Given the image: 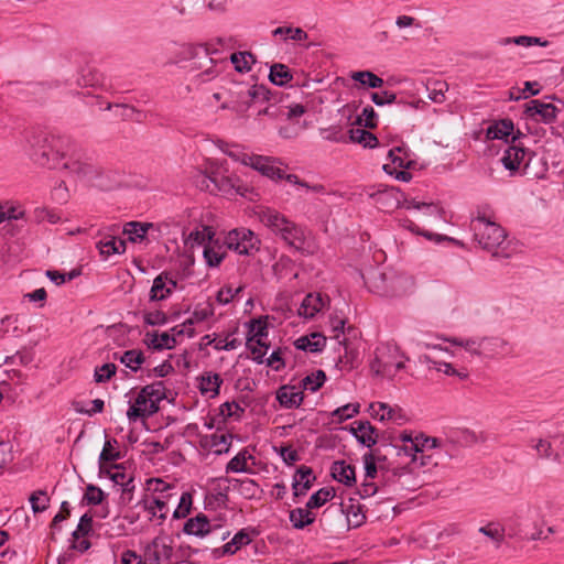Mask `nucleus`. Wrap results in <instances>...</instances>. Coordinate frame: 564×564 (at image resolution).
<instances>
[{
	"mask_svg": "<svg viewBox=\"0 0 564 564\" xmlns=\"http://www.w3.org/2000/svg\"><path fill=\"white\" fill-rule=\"evenodd\" d=\"M296 349L310 352H321L326 346V337L321 333H311L299 337L294 341Z\"/></svg>",
	"mask_w": 564,
	"mask_h": 564,
	"instance_id": "nucleus-29",
	"label": "nucleus"
},
{
	"mask_svg": "<svg viewBox=\"0 0 564 564\" xmlns=\"http://www.w3.org/2000/svg\"><path fill=\"white\" fill-rule=\"evenodd\" d=\"M446 341L453 346L462 347L471 357L485 359V336L449 337Z\"/></svg>",
	"mask_w": 564,
	"mask_h": 564,
	"instance_id": "nucleus-20",
	"label": "nucleus"
},
{
	"mask_svg": "<svg viewBox=\"0 0 564 564\" xmlns=\"http://www.w3.org/2000/svg\"><path fill=\"white\" fill-rule=\"evenodd\" d=\"M50 498L43 490L34 491L30 497V503L34 513L43 512L48 508Z\"/></svg>",
	"mask_w": 564,
	"mask_h": 564,
	"instance_id": "nucleus-63",
	"label": "nucleus"
},
{
	"mask_svg": "<svg viewBox=\"0 0 564 564\" xmlns=\"http://www.w3.org/2000/svg\"><path fill=\"white\" fill-rule=\"evenodd\" d=\"M390 165L395 169H411L414 165L412 153L405 144L394 147L388 152Z\"/></svg>",
	"mask_w": 564,
	"mask_h": 564,
	"instance_id": "nucleus-27",
	"label": "nucleus"
},
{
	"mask_svg": "<svg viewBox=\"0 0 564 564\" xmlns=\"http://www.w3.org/2000/svg\"><path fill=\"white\" fill-rule=\"evenodd\" d=\"M224 246L238 254L249 256L259 250V238L247 228L230 230L224 239Z\"/></svg>",
	"mask_w": 564,
	"mask_h": 564,
	"instance_id": "nucleus-8",
	"label": "nucleus"
},
{
	"mask_svg": "<svg viewBox=\"0 0 564 564\" xmlns=\"http://www.w3.org/2000/svg\"><path fill=\"white\" fill-rule=\"evenodd\" d=\"M104 473L111 479L115 486L120 488L134 484V477L131 473H127L122 465L115 464L109 468H104Z\"/></svg>",
	"mask_w": 564,
	"mask_h": 564,
	"instance_id": "nucleus-36",
	"label": "nucleus"
},
{
	"mask_svg": "<svg viewBox=\"0 0 564 564\" xmlns=\"http://www.w3.org/2000/svg\"><path fill=\"white\" fill-rule=\"evenodd\" d=\"M193 497L188 491H184L181 497L176 509L173 511L174 519H184L191 511Z\"/></svg>",
	"mask_w": 564,
	"mask_h": 564,
	"instance_id": "nucleus-59",
	"label": "nucleus"
},
{
	"mask_svg": "<svg viewBox=\"0 0 564 564\" xmlns=\"http://www.w3.org/2000/svg\"><path fill=\"white\" fill-rule=\"evenodd\" d=\"M401 226L403 228L408 229L409 231L413 232V234L424 236L425 238H427L430 240L434 239L436 242H440V241H443V240L455 241L453 238H449L447 236L435 235V234H432L430 231L421 230L419 228V226L414 221L409 219V218L402 219L401 220Z\"/></svg>",
	"mask_w": 564,
	"mask_h": 564,
	"instance_id": "nucleus-53",
	"label": "nucleus"
},
{
	"mask_svg": "<svg viewBox=\"0 0 564 564\" xmlns=\"http://www.w3.org/2000/svg\"><path fill=\"white\" fill-rule=\"evenodd\" d=\"M229 104H224L221 108L242 115L253 105L269 101L271 93L263 85L237 83L229 89Z\"/></svg>",
	"mask_w": 564,
	"mask_h": 564,
	"instance_id": "nucleus-3",
	"label": "nucleus"
},
{
	"mask_svg": "<svg viewBox=\"0 0 564 564\" xmlns=\"http://www.w3.org/2000/svg\"><path fill=\"white\" fill-rule=\"evenodd\" d=\"M176 281L166 273L159 274L154 280L150 290L149 300L151 302L166 300L175 290Z\"/></svg>",
	"mask_w": 564,
	"mask_h": 564,
	"instance_id": "nucleus-22",
	"label": "nucleus"
},
{
	"mask_svg": "<svg viewBox=\"0 0 564 564\" xmlns=\"http://www.w3.org/2000/svg\"><path fill=\"white\" fill-rule=\"evenodd\" d=\"M150 564H159L161 561H169L173 555V547L163 538H155L148 547Z\"/></svg>",
	"mask_w": 564,
	"mask_h": 564,
	"instance_id": "nucleus-30",
	"label": "nucleus"
},
{
	"mask_svg": "<svg viewBox=\"0 0 564 564\" xmlns=\"http://www.w3.org/2000/svg\"><path fill=\"white\" fill-rule=\"evenodd\" d=\"M357 122L366 128L373 129L378 126V113L371 106L364 107Z\"/></svg>",
	"mask_w": 564,
	"mask_h": 564,
	"instance_id": "nucleus-64",
	"label": "nucleus"
},
{
	"mask_svg": "<svg viewBox=\"0 0 564 564\" xmlns=\"http://www.w3.org/2000/svg\"><path fill=\"white\" fill-rule=\"evenodd\" d=\"M143 393L151 400H153L158 405L162 400L165 399V386L162 381H156L151 384H148L141 389Z\"/></svg>",
	"mask_w": 564,
	"mask_h": 564,
	"instance_id": "nucleus-56",
	"label": "nucleus"
},
{
	"mask_svg": "<svg viewBox=\"0 0 564 564\" xmlns=\"http://www.w3.org/2000/svg\"><path fill=\"white\" fill-rule=\"evenodd\" d=\"M230 62L237 72L247 73L251 70L252 65L256 63V57L247 51L236 52L230 55Z\"/></svg>",
	"mask_w": 564,
	"mask_h": 564,
	"instance_id": "nucleus-42",
	"label": "nucleus"
},
{
	"mask_svg": "<svg viewBox=\"0 0 564 564\" xmlns=\"http://www.w3.org/2000/svg\"><path fill=\"white\" fill-rule=\"evenodd\" d=\"M371 415L380 421L395 420V410L387 403H372L370 405Z\"/></svg>",
	"mask_w": 564,
	"mask_h": 564,
	"instance_id": "nucleus-57",
	"label": "nucleus"
},
{
	"mask_svg": "<svg viewBox=\"0 0 564 564\" xmlns=\"http://www.w3.org/2000/svg\"><path fill=\"white\" fill-rule=\"evenodd\" d=\"M259 221L278 236L282 228L288 225V217L273 208H261L258 213Z\"/></svg>",
	"mask_w": 564,
	"mask_h": 564,
	"instance_id": "nucleus-23",
	"label": "nucleus"
},
{
	"mask_svg": "<svg viewBox=\"0 0 564 564\" xmlns=\"http://www.w3.org/2000/svg\"><path fill=\"white\" fill-rule=\"evenodd\" d=\"M117 445V440H106L102 451L99 455L100 473H104V463L115 462L121 458L120 452L116 448Z\"/></svg>",
	"mask_w": 564,
	"mask_h": 564,
	"instance_id": "nucleus-46",
	"label": "nucleus"
},
{
	"mask_svg": "<svg viewBox=\"0 0 564 564\" xmlns=\"http://www.w3.org/2000/svg\"><path fill=\"white\" fill-rule=\"evenodd\" d=\"M214 231L210 227L203 226L200 229H195L189 232L186 245H188L192 249L195 247L205 248L206 243L213 241Z\"/></svg>",
	"mask_w": 564,
	"mask_h": 564,
	"instance_id": "nucleus-41",
	"label": "nucleus"
},
{
	"mask_svg": "<svg viewBox=\"0 0 564 564\" xmlns=\"http://www.w3.org/2000/svg\"><path fill=\"white\" fill-rule=\"evenodd\" d=\"M254 462V457L249 453L248 449H241L236 456H234L226 466V473H253L252 467L248 465V462ZM254 465V463H252Z\"/></svg>",
	"mask_w": 564,
	"mask_h": 564,
	"instance_id": "nucleus-34",
	"label": "nucleus"
},
{
	"mask_svg": "<svg viewBox=\"0 0 564 564\" xmlns=\"http://www.w3.org/2000/svg\"><path fill=\"white\" fill-rule=\"evenodd\" d=\"M203 257L208 267H218L226 257L225 246L218 240L209 241L205 245Z\"/></svg>",
	"mask_w": 564,
	"mask_h": 564,
	"instance_id": "nucleus-35",
	"label": "nucleus"
},
{
	"mask_svg": "<svg viewBox=\"0 0 564 564\" xmlns=\"http://www.w3.org/2000/svg\"><path fill=\"white\" fill-rule=\"evenodd\" d=\"M369 198L372 204L380 210L390 213L399 208L403 202V206L408 209H422L425 208L429 213L437 212V206L432 203H421L414 198H404L403 194L395 187L379 185L377 189L368 192Z\"/></svg>",
	"mask_w": 564,
	"mask_h": 564,
	"instance_id": "nucleus-4",
	"label": "nucleus"
},
{
	"mask_svg": "<svg viewBox=\"0 0 564 564\" xmlns=\"http://www.w3.org/2000/svg\"><path fill=\"white\" fill-rule=\"evenodd\" d=\"M471 229L475 240L482 249L491 251L494 256L509 257V253L505 252V248L502 247L507 238V232L496 221L480 224Z\"/></svg>",
	"mask_w": 564,
	"mask_h": 564,
	"instance_id": "nucleus-6",
	"label": "nucleus"
},
{
	"mask_svg": "<svg viewBox=\"0 0 564 564\" xmlns=\"http://www.w3.org/2000/svg\"><path fill=\"white\" fill-rule=\"evenodd\" d=\"M221 151L234 159L237 162L242 163L243 165L249 166L253 154H249L245 151H242L238 145H228L221 148Z\"/></svg>",
	"mask_w": 564,
	"mask_h": 564,
	"instance_id": "nucleus-58",
	"label": "nucleus"
},
{
	"mask_svg": "<svg viewBox=\"0 0 564 564\" xmlns=\"http://www.w3.org/2000/svg\"><path fill=\"white\" fill-rule=\"evenodd\" d=\"M406 357L399 347L390 344H381L375 350L370 369L376 376L392 379L404 368Z\"/></svg>",
	"mask_w": 564,
	"mask_h": 564,
	"instance_id": "nucleus-5",
	"label": "nucleus"
},
{
	"mask_svg": "<svg viewBox=\"0 0 564 564\" xmlns=\"http://www.w3.org/2000/svg\"><path fill=\"white\" fill-rule=\"evenodd\" d=\"M524 113L543 123H552L556 119L557 108L553 104H545L539 99H532L524 105Z\"/></svg>",
	"mask_w": 564,
	"mask_h": 564,
	"instance_id": "nucleus-14",
	"label": "nucleus"
},
{
	"mask_svg": "<svg viewBox=\"0 0 564 564\" xmlns=\"http://www.w3.org/2000/svg\"><path fill=\"white\" fill-rule=\"evenodd\" d=\"M330 473L336 481L345 486H352L356 482L355 467L347 464L345 460L334 462L330 467Z\"/></svg>",
	"mask_w": 564,
	"mask_h": 564,
	"instance_id": "nucleus-28",
	"label": "nucleus"
},
{
	"mask_svg": "<svg viewBox=\"0 0 564 564\" xmlns=\"http://www.w3.org/2000/svg\"><path fill=\"white\" fill-rule=\"evenodd\" d=\"M274 37H280L283 41L292 40L294 42L306 41L308 35L301 28H294L291 25L278 26L272 31Z\"/></svg>",
	"mask_w": 564,
	"mask_h": 564,
	"instance_id": "nucleus-39",
	"label": "nucleus"
},
{
	"mask_svg": "<svg viewBox=\"0 0 564 564\" xmlns=\"http://www.w3.org/2000/svg\"><path fill=\"white\" fill-rule=\"evenodd\" d=\"M327 300L319 293L307 294L300 305L299 315L305 318L314 317L325 307Z\"/></svg>",
	"mask_w": 564,
	"mask_h": 564,
	"instance_id": "nucleus-26",
	"label": "nucleus"
},
{
	"mask_svg": "<svg viewBox=\"0 0 564 564\" xmlns=\"http://www.w3.org/2000/svg\"><path fill=\"white\" fill-rule=\"evenodd\" d=\"M276 400L282 408H299L303 402V393L293 386H282L276 391Z\"/></svg>",
	"mask_w": 564,
	"mask_h": 564,
	"instance_id": "nucleus-31",
	"label": "nucleus"
},
{
	"mask_svg": "<svg viewBox=\"0 0 564 564\" xmlns=\"http://www.w3.org/2000/svg\"><path fill=\"white\" fill-rule=\"evenodd\" d=\"M528 155V150L522 143H511L505 150L500 162L506 170L510 172V175L516 174L521 165L524 163Z\"/></svg>",
	"mask_w": 564,
	"mask_h": 564,
	"instance_id": "nucleus-15",
	"label": "nucleus"
},
{
	"mask_svg": "<svg viewBox=\"0 0 564 564\" xmlns=\"http://www.w3.org/2000/svg\"><path fill=\"white\" fill-rule=\"evenodd\" d=\"M290 522L294 529L302 530L315 521V516L305 508H295L290 511Z\"/></svg>",
	"mask_w": 564,
	"mask_h": 564,
	"instance_id": "nucleus-40",
	"label": "nucleus"
},
{
	"mask_svg": "<svg viewBox=\"0 0 564 564\" xmlns=\"http://www.w3.org/2000/svg\"><path fill=\"white\" fill-rule=\"evenodd\" d=\"M496 216L495 212L488 204L479 205L475 212V216L471 219V228L477 227L478 225L494 223Z\"/></svg>",
	"mask_w": 564,
	"mask_h": 564,
	"instance_id": "nucleus-52",
	"label": "nucleus"
},
{
	"mask_svg": "<svg viewBox=\"0 0 564 564\" xmlns=\"http://www.w3.org/2000/svg\"><path fill=\"white\" fill-rule=\"evenodd\" d=\"M56 142L46 134L32 133L26 138L25 152L40 166L65 169L85 181H93L99 175V169L93 162L74 156L66 159L56 150Z\"/></svg>",
	"mask_w": 564,
	"mask_h": 564,
	"instance_id": "nucleus-1",
	"label": "nucleus"
},
{
	"mask_svg": "<svg viewBox=\"0 0 564 564\" xmlns=\"http://www.w3.org/2000/svg\"><path fill=\"white\" fill-rule=\"evenodd\" d=\"M247 348L250 350L252 359L257 364H262L269 349V345L260 339L247 338Z\"/></svg>",
	"mask_w": 564,
	"mask_h": 564,
	"instance_id": "nucleus-55",
	"label": "nucleus"
},
{
	"mask_svg": "<svg viewBox=\"0 0 564 564\" xmlns=\"http://www.w3.org/2000/svg\"><path fill=\"white\" fill-rule=\"evenodd\" d=\"M359 408V403H347L343 406L335 409L330 413L332 422L337 424L343 423L344 421L358 414Z\"/></svg>",
	"mask_w": 564,
	"mask_h": 564,
	"instance_id": "nucleus-48",
	"label": "nucleus"
},
{
	"mask_svg": "<svg viewBox=\"0 0 564 564\" xmlns=\"http://www.w3.org/2000/svg\"><path fill=\"white\" fill-rule=\"evenodd\" d=\"M159 405L151 399H149L141 390L134 402L130 404L127 416L129 421L135 422L140 417L151 416L156 413Z\"/></svg>",
	"mask_w": 564,
	"mask_h": 564,
	"instance_id": "nucleus-17",
	"label": "nucleus"
},
{
	"mask_svg": "<svg viewBox=\"0 0 564 564\" xmlns=\"http://www.w3.org/2000/svg\"><path fill=\"white\" fill-rule=\"evenodd\" d=\"M151 496H145L138 505L149 514V520L156 525L163 524L169 513V501L177 495L176 486L160 478L147 481Z\"/></svg>",
	"mask_w": 564,
	"mask_h": 564,
	"instance_id": "nucleus-2",
	"label": "nucleus"
},
{
	"mask_svg": "<svg viewBox=\"0 0 564 564\" xmlns=\"http://www.w3.org/2000/svg\"><path fill=\"white\" fill-rule=\"evenodd\" d=\"M187 53L194 61L193 67L203 69L197 75L200 82H208L215 78L221 72L224 61L218 62L213 57V54L216 53V51H213L209 45H189L187 47Z\"/></svg>",
	"mask_w": 564,
	"mask_h": 564,
	"instance_id": "nucleus-7",
	"label": "nucleus"
},
{
	"mask_svg": "<svg viewBox=\"0 0 564 564\" xmlns=\"http://www.w3.org/2000/svg\"><path fill=\"white\" fill-rule=\"evenodd\" d=\"M219 528L220 525H213L206 514L198 513L186 520L183 531L188 535L204 538Z\"/></svg>",
	"mask_w": 564,
	"mask_h": 564,
	"instance_id": "nucleus-19",
	"label": "nucleus"
},
{
	"mask_svg": "<svg viewBox=\"0 0 564 564\" xmlns=\"http://www.w3.org/2000/svg\"><path fill=\"white\" fill-rule=\"evenodd\" d=\"M348 430L362 446L371 448L378 442V431L369 421H355Z\"/></svg>",
	"mask_w": 564,
	"mask_h": 564,
	"instance_id": "nucleus-16",
	"label": "nucleus"
},
{
	"mask_svg": "<svg viewBox=\"0 0 564 564\" xmlns=\"http://www.w3.org/2000/svg\"><path fill=\"white\" fill-rule=\"evenodd\" d=\"M511 352L510 344L499 336H485V359H495Z\"/></svg>",
	"mask_w": 564,
	"mask_h": 564,
	"instance_id": "nucleus-25",
	"label": "nucleus"
},
{
	"mask_svg": "<svg viewBox=\"0 0 564 564\" xmlns=\"http://www.w3.org/2000/svg\"><path fill=\"white\" fill-rule=\"evenodd\" d=\"M252 541L251 536L246 529L238 531L232 539L220 547H216L212 551L214 558H220L226 555L236 554L242 546L250 544Z\"/></svg>",
	"mask_w": 564,
	"mask_h": 564,
	"instance_id": "nucleus-21",
	"label": "nucleus"
},
{
	"mask_svg": "<svg viewBox=\"0 0 564 564\" xmlns=\"http://www.w3.org/2000/svg\"><path fill=\"white\" fill-rule=\"evenodd\" d=\"M429 91V99L436 104H442L445 101V91L448 89V86L444 82H434L431 86L426 87Z\"/></svg>",
	"mask_w": 564,
	"mask_h": 564,
	"instance_id": "nucleus-62",
	"label": "nucleus"
},
{
	"mask_svg": "<svg viewBox=\"0 0 564 564\" xmlns=\"http://www.w3.org/2000/svg\"><path fill=\"white\" fill-rule=\"evenodd\" d=\"M276 163L274 158L253 154L249 166L272 180H283L284 171Z\"/></svg>",
	"mask_w": 564,
	"mask_h": 564,
	"instance_id": "nucleus-18",
	"label": "nucleus"
},
{
	"mask_svg": "<svg viewBox=\"0 0 564 564\" xmlns=\"http://www.w3.org/2000/svg\"><path fill=\"white\" fill-rule=\"evenodd\" d=\"M152 226L150 223L131 221L126 224L123 232L128 236L129 240L137 242L145 238L149 228Z\"/></svg>",
	"mask_w": 564,
	"mask_h": 564,
	"instance_id": "nucleus-44",
	"label": "nucleus"
},
{
	"mask_svg": "<svg viewBox=\"0 0 564 564\" xmlns=\"http://www.w3.org/2000/svg\"><path fill=\"white\" fill-rule=\"evenodd\" d=\"M451 442L462 446H470L477 442V436L474 432L467 429H454L448 433Z\"/></svg>",
	"mask_w": 564,
	"mask_h": 564,
	"instance_id": "nucleus-47",
	"label": "nucleus"
},
{
	"mask_svg": "<svg viewBox=\"0 0 564 564\" xmlns=\"http://www.w3.org/2000/svg\"><path fill=\"white\" fill-rule=\"evenodd\" d=\"M196 185L204 191H208L214 193L216 191L223 193H230L235 191L236 193L241 194L240 185H236L235 181L230 177H221L218 180L217 177L209 176L205 173H199L196 178Z\"/></svg>",
	"mask_w": 564,
	"mask_h": 564,
	"instance_id": "nucleus-13",
	"label": "nucleus"
},
{
	"mask_svg": "<svg viewBox=\"0 0 564 564\" xmlns=\"http://www.w3.org/2000/svg\"><path fill=\"white\" fill-rule=\"evenodd\" d=\"M144 343L149 348L154 350H162L174 348L177 341L174 335H171L169 332H163L161 334L158 332H152L145 334Z\"/></svg>",
	"mask_w": 564,
	"mask_h": 564,
	"instance_id": "nucleus-32",
	"label": "nucleus"
},
{
	"mask_svg": "<svg viewBox=\"0 0 564 564\" xmlns=\"http://www.w3.org/2000/svg\"><path fill=\"white\" fill-rule=\"evenodd\" d=\"M343 510L346 513L347 521L350 527L358 528L366 521V514L364 512V506L359 502H355L352 499L349 503L343 505Z\"/></svg>",
	"mask_w": 564,
	"mask_h": 564,
	"instance_id": "nucleus-37",
	"label": "nucleus"
},
{
	"mask_svg": "<svg viewBox=\"0 0 564 564\" xmlns=\"http://www.w3.org/2000/svg\"><path fill=\"white\" fill-rule=\"evenodd\" d=\"M115 358L119 359L121 364L133 372H137L145 361L143 352L139 349L126 350L120 356L115 354Z\"/></svg>",
	"mask_w": 564,
	"mask_h": 564,
	"instance_id": "nucleus-38",
	"label": "nucleus"
},
{
	"mask_svg": "<svg viewBox=\"0 0 564 564\" xmlns=\"http://www.w3.org/2000/svg\"><path fill=\"white\" fill-rule=\"evenodd\" d=\"M197 380L202 395L213 399L219 394V389L223 384V378L219 373L205 371L197 378Z\"/></svg>",
	"mask_w": 564,
	"mask_h": 564,
	"instance_id": "nucleus-24",
	"label": "nucleus"
},
{
	"mask_svg": "<svg viewBox=\"0 0 564 564\" xmlns=\"http://www.w3.org/2000/svg\"><path fill=\"white\" fill-rule=\"evenodd\" d=\"M333 494L327 488H321L316 492H314L306 502L307 509H316L324 506Z\"/></svg>",
	"mask_w": 564,
	"mask_h": 564,
	"instance_id": "nucleus-61",
	"label": "nucleus"
},
{
	"mask_svg": "<svg viewBox=\"0 0 564 564\" xmlns=\"http://www.w3.org/2000/svg\"><path fill=\"white\" fill-rule=\"evenodd\" d=\"M478 532L491 539L496 547H500L505 540V527L498 522H489L478 529Z\"/></svg>",
	"mask_w": 564,
	"mask_h": 564,
	"instance_id": "nucleus-45",
	"label": "nucleus"
},
{
	"mask_svg": "<svg viewBox=\"0 0 564 564\" xmlns=\"http://www.w3.org/2000/svg\"><path fill=\"white\" fill-rule=\"evenodd\" d=\"M402 440L410 443L409 446H405V449L411 453L413 452L412 462H420L421 466L429 465L427 459H430L431 456L424 454L426 449H434L442 446V441L437 437L420 435L413 440L410 435H402Z\"/></svg>",
	"mask_w": 564,
	"mask_h": 564,
	"instance_id": "nucleus-10",
	"label": "nucleus"
},
{
	"mask_svg": "<svg viewBox=\"0 0 564 564\" xmlns=\"http://www.w3.org/2000/svg\"><path fill=\"white\" fill-rule=\"evenodd\" d=\"M349 140L360 143L365 148H375L378 142L375 134L361 128L350 129Z\"/></svg>",
	"mask_w": 564,
	"mask_h": 564,
	"instance_id": "nucleus-50",
	"label": "nucleus"
},
{
	"mask_svg": "<svg viewBox=\"0 0 564 564\" xmlns=\"http://www.w3.org/2000/svg\"><path fill=\"white\" fill-rule=\"evenodd\" d=\"M532 446L536 452L538 457L540 458H554L556 459L558 457L557 454H554L553 447L550 441L544 438H539L536 441L532 440Z\"/></svg>",
	"mask_w": 564,
	"mask_h": 564,
	"instance_id": "nucleus-60",
	"label": "nucleus"
},
{
	"mask_svg": "<svg viewBox=\"0 0 564 564\" xmlns=\"http://www.w3.org/2000/svg\"><path fill=\"white\" fill-rule=\"evenodd\" d=\"M355 82L360 83L369 88H380L383 85V79L370 70H359L351 74Z\"/></svg>",
	"mask_w": 564,
	"mask_h": 564,
	"instance_id": "nucleus-49",
	"label": "nucleus"
},
{
	"mask_svg": "<svg viewBox=\"0 0 564 564\" xmlns=\"http://www.w3.org/2000/svg\"><path fill=\"white\" fill-rule=\"evenodd\" d=\"M430 368L435 369L438 372H443L447 376H456L460 380H465L468 377V372L466 370H457L449 362L437 361V360H429Z\"/></svg>",
	"mask_w": 564,
	"mask_h": 564,
	"instance_id": "nucleus-54",
	"label": "nucleus"
},
{
	"mask_svg": "<svg viewBox=\"0 0 564 564\" xmlns=\"http://www.w3.org/2000/svg\"><path fill=\"white\" fill-rule=\"evenodd\" d=\"M326 375L323 370H316L302 379L301 386L304 390L316 392L325 382Z\"/></svg>",
	"mask_w": 564,
	"mask_h": 564,
	"instance_id": "nucleus-51",
	"label": "nucleus"
},
{
	"mask_svg": "<svg viewBox=\"0 0 564 564\" xmlns=\"http://www.w3.org/2000/svg\"><path fill=\"white\" fill-rule=\"evenodd\" d=\"M293 78L289 67L284 64H273L270 68L269 79L276 86H284Z\"/></svg>",
	"mask_w": 564,
	"mask_h": 564,
	"instance_id": "nucleus-43",
	"label": "nucleus"
},
{
	"mask_svg": "<svg viewBox=\"0 0 564 564\" xmlns=\"http://www.w3.org/2000/svg\"><path fill=\"white\" fill-rule=\"evenodd\" d=\"M107 231L108 232L100 230L98 232V235L101 236V239L96 242V248L99 250L100 254L108 258L116 253H123L126 251V242L116 238L119 227L115 225L107 228Z\"/></svg>",
	"mask_w": 564,
	"mask_h": 564,
	"instance_id": "nucleus-12",
	"label": "nucleus"
},
{
	"mask_svg": "<svg viewBox=\"0 0 564 564\" xmlns=\"http://www.w3.org/2000/svg\"><path fill=\"white\" fill-rule=\"evenodd\" d=\"M523 137L524 133L514 130V124L510 119L495 121L486 130L488 140H502L508 144L516 143Z\"/></svg>",
	"mask_w": 564,
	"mask_h": 564,
	"instance_id": "nucleus-11",
	"label": "nucleus"
},
{
	"mask_svg": "<svg viewBox=\"0 0 564 564\" xmlns=\"http://www.w3.org/2000/svg\"><path fill=\"white\" fill-rule=\"evenodd\" d=\"M315 479L311 467L302 465L297 468L293 477V490L295 496L305 495L311 488L312 481Z\"/></svg>",
	"mask_w": 564,
	"mask_h": 564,
	"instance_id": "nucleus-33",
	"label": "nucleus"
},
{
	"mask_svg": "<svg viewBox=\"0 0 564 564\" xmlns=\"http://www.w3.org/2000/svg\"><path fill=\"white\" fill-rule=\"evenodd\" d=\"M278 237L302 254L313 253V248L307 241L305 229L290 219H288V225L282 228Z\"/></svg>",
	"mask_w": 564,
	"mask_h": 564,
	"instance_id": "nucleus-9",
	"label": "nucleus"
}]
</instances>
